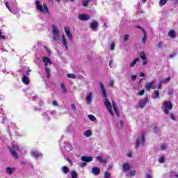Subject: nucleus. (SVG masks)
<instances>
[{
  "instance_id": "nucleus-31",
  "label": "nucleus",
  "mask_w": 178,
  "mask_h": 178,
  "mask_svg": "<svg viewBox=\"0 0 178 178\" xmlns=\"http://www.w3.org/2000/svg\"><path fill=\"white\" fill-rule=\"evenodd\" d=\"M166 3H168V0H160L159 1V5L161 6H165V5H166Z\"/></svg>"
},
{
  "instance_id": "nucleus-27",
  "label": "nucleus",
  "mask_w": 178,
  "mask_h": 178,
  "mask_svg": "<svg viewBox=\"0 0 178 178\" xmlns=\"http://www.w3.org/2000/svg\"><path fill=\"white\" fill-rule=\"evenodd\" d=\"M154 95H155L154 97V99H158L159 98L160 95H161V93L159 92V90H154Z\"/></svg>"
},
{
  "instance_id": "nucleus-47",
  "label": "nucleus",
  "mask_w": 178,
  "mask_h": 178,
  "mask_svg": "<svg viewBox=\"0 0 178 178\" xmlns=\"http://www.w3.org/2000/svg\"><path fill=\"white\" fill-rule=\"evenodd\" d=\"M111 51H115V43H112L110 47Z\"/></svg>"
},
{
  "instance_id": "nucleus-64",
  "label": "nucleus",
  "mask_w": 178,
  "mask_h": 178,
  "mask_svg": "<svg viewBox=\"0 0 178 178\" xmlns=\"http://www.w3.org/2000/svg\"><path fill=\"white\" fill-rule=\"evenodd\" d=\"M67 161L70 163V165H72V160H70L69 159H67Z\"/></svg>"
},
{
  "instance_id": "nucleus-58",
  "label": "nucleus",
  "mask_w": 178,
  "mask_h": 178,
  "mask_svg": "<svg viewBox=\"0 0 178 178\" xmlns=\"http://www.w3.org/2000/svg\"><path fill=\"white\" fill-rule=\"evenodd\" d=\"M46 51H47L48 55H51V50H49V49L47 48Z\"/></svg>"
},
{
  "instance_id": "nucleus-19",
  "label": "nucleus",
  "mask_w": 178,
  "mask_h": 178,
  "mask_svg": "<svg viewBox=\"0 0 178 178\" xmlns=\"http://www.w3.org/2000/svg\"><path fill=\"white\" fill-rule=\"evenodd\" d=\"M122 169L124 172H129L130 170V165L127 163H124L122 165Z\"/></svg>"
},
{
  "instance_id": "nucleus-38",
  "label": "nucleus",
  "mask_w": 178,
  "mask_h": 178,
  "mask_svg": "<svg viewBox=\"0 0 178 178\" xmlns=\"http://www.w3.org/2000/svg\"><path fill=\"white\" fill-rule=\"evenodd\" d=\"M167 148H168V144L166 143L161 144V149L163 150V149H166Z\"/></svg>"
},
{
  "instance_id": "nucleus-39",
  "label": "nucleus",
  "mask_w": 178,
  "mask_h": 178,
  "mask_svg": "<svg viewBox=\"0 0 178 178\" xmlns=\"http://www.w3.org/2000/svg\"><path fill=\"white\" fill-rule=\"evenodd\" d=\"M88 118L90 119V120H92V122H94L97 118H95V117L92 115H88Z\"/></svg>"
},
{
  "instance_id": "nucleus-10",
  "label": "nucleus",
  "mask_w": 178,
  "mask_h": 178,
  "mask_svg": "<svg viewBox=\"0 0 178 178\" xmlns=\"http://www.w3.org/2000/svg\"><path fill=\"white\" fill-rule=\"evenodd\" d=\"M140 58V59H142V60H143V66H145V65H147V55L145 54V52L141 51Z\"/></svg>"
},
{
  "instance_id": "nucleus-9",
  "label": "nucleus",
  "mask_w": 178,
  "mask_h": 178,
  "mask_svg": "<svg viewBox=\"0 0 178 178\" xmlns=\"http://www.w3.org/2000/svg\"><path fill=\"white\" fill-rule=\"evenodd\" d=\"M79 20H81L82 22H86L87 20H90L91 19V17L87 14H82L79 15Z\"/></svg>"
},
{
  "instance_id": "nucleus-21",
  "label": "nucleus",
  "mask_w": 178,
  "mask_h": 178,
  "mask_svg": "<svg viewBox=\"0 0 178 178\" xmlns=\"http://www.w3.org/2000/svg\"><path fill=\"white\" fill-rule=\"evenodd\" d=\"M96 159H97V161L100 162V163H106V160L104 159V157H102V156H97L96 157Z\"/></svg>"
},
{
  "instance_id": "nucleus-54",
  "label": "nucleus",
  "mask_w": 178,
  "mask_h": 178,
  "mask_svg": "<svg viewBox=\"0 0 178 178\" xmlns=\"http://www.w3.org/2000/svg\"><path fill=\"white\" fill-rule=\"evenodd\" d=\"M153 130H154V133H158V127H156V126H154L153 127Z\"/></svg>"
},
{
  "instance_id": "nucleus-49",
  "label": "nucleus",
  "mask_w": 178,
  "mask_h": 178,
  "mask_svg": "<svg viewBox=\"0 0 178 178\" xmlns=\"http://www.w3.org/2000/svg\"><path fill=\"white\" fill-rule=\"evenodd\" d=\"M170 119H172V120H175V114H173V113H171L170 115Z\"/></svg>"
},
{
  "instance_id": "nucleus-1",
  "label": "nucleus",
  "mask_w": 178,
  "mask_h": 178,
  "mask_svg": "<svg viewBox=\"0 0 178 178\" xmlns=\"http://www.w3.org/2000/svg\"><path fill=\"white\" fill-rule=\"evenodd\" d=\"M100 88L102 90V95L105 98L104 105L106 108V109L108 111V113L111 115V116H113V111L112 110V104H111V102H109V99H108V92L106 91V89H105V86H104V84L102 82H100Z\"/></svg>"
},
{
  "instance_id": "nucleus-4",
  "label": "nucleus",
  "mask_w": 178,
  "mask_h": 178,
  "mask_svg": "<svg viewBox=\"0 0 178 178\" xmlns=\"http://www.w3.org/2000/svg\"><path fill=\"white\" fill-rule=\"evenodd\" d=\"M8 149H9V151H10L11 155H13V158H15V159H19V155L17 154V152H16V151H17V149H19V147H17V145H14L12 147L8 146Z\"/></svg>"
},
{
  "instance_id": "nucleus-33",
  "label": "nucleus",
  "mask_w": 178,
  "mask_h": 178,
  "mask_svg": "<svg viewBox=\"0 0 178 178\" xmlns=\"http://www.w3.org/2000/svg\"><path fill=\"white\" fill-rule=\"evenodd\" d=\"M71 177L72 178H78L77 172L76 171L71 172Z\"/></svg>"
},
{
  "instance_id": "nucleus-57",
  "label": "nucleus",
  "mask_w": 178,
  "mask_h": 178,
  "mask_svg": "<svg viewBox=\"0 0 178 178\" xmlns=\"http://www.w3.org/2000/svg\"><path fill=\"white\" fill-rule=\"evenodd\" d=\"M120 126L121 129H123V121H122V120L120 121Z\"/></svg>"
},
{
  "instance_id": "nucleus-45",
  "label": "nucleus",
  "mask_w": 178,
  "mask_h": 178,
  "mask_svg": "<svg viewBox=\"0 0 178 178\" xmlns=\"http://www.w3.org/2000/svg\"><path fill=\"white\" fill-rule=\"evenodd\" d=\"M115 84V81L113 80L110 81L108 86L109 87H113V85Z\"/></svg>"
},
{
  "instance_id": "nucleus-62",
  "label": "nucleus",
  "mask_w": 178,
  "mask_h": 178,
  "mask_svg": "<svg viewBox=\"0 0 178 178\" xmlns=\"http://www.w3.org/2000/svg\"><path fill=\"white\" fill-rule=\"evenodd\" d=\"M146 178H152V177L151 176V175H149V174H147L146 175Z\"/></svg>"
},
{
  "instance_id": "nucleus-32",
  "label": "nucleus",
  "mask_w": 178,
  "mask_h": 178,
  "mask_svg": "<svg viewBox=\"0 0 178 178\" xmlns=\"http://www.w3.org/2000/svg\"><path fill=\"white\" fill-rule=\"evenodd\" d=\"M174 92H175V90H173V88H168V95L172 97Z\"/></svg>"
},
{
  "instance_id": "nucleus-53",
  "label": "nucleus",
  "mask_w": 178,
  "mask_h": 178,
  "mask_svg": "<svg viewBox=\"0 0 178 178\" xmlns=\"http://www.w3.org/2000/svg\"><path fill=\"white\" fill-rule=\"evenodd\" d=\"M176 55H177L176 53H174V54L170 55L169 56L170 59H172V58H175V56H176Z\"/></svg>"
},
{
  "instance_id": "nucleus-25",
  "label": "nucleus",
  "mask_w": 178,
  "mask_h": 178,
  "mask_svg": "<svg viewBox=\"0 0 178 178\" xmlns=\"http://www.w3.org/2000/svg\"><path fill=\"white\" fill-rule=\"evenodd\" d=\"M42 154L38 153V152L37 151H33L32 152V156L34 157V158H38L40 156H42Z\"/></svg>"
},
{
  "instance_id": "nucleus-3",
  "label": "nucleus",
  "mask_w": 178,
  "mask_h": 178,
  "mask_svg": "<svg viewBox=\"0 0 178 178\" xmlns=\"http://www.w3.org/2000/svg\"><path fill=\"white\" fill-rule=\"evenodd\" d=\"M35 3L37 9L38 10H39V12H41V13H47L48 15H49V8L47 6V4L44 3L42 6L40 3V1H36Z\"/></svg>"
},
{
  "instance_id": "nucleus-11",
  "label": "nucleus",
  "mask_w": 178,
  "mask_h": 178,
  "mask_svg": "<svg viewBox=\"0 0 178 178\" xmlns=\"http://www.w3.org/2000/svg\"><path fill=\"white\" fill-rule=\"evenodd\" d=\"M154 84H155V81H152L151 82L147 83L145 86L147 91H149L152 88V86H154Z\"/></svg>"
},
{
  "instance_id": "nucleus-24",
  "label": "nucleus",
  "mask_w": 178,
  "mask_h": 178,
  "mask_svg": "<svg viewBox=\"0 0 178 178\" xmlns=\"http://www.w3.org/2000/svg\"><path fill=\"white\" fill-rule=\"evenodd\" d=\"M137 62H140V58H136L135 60H134L133 62L131 63L130 67H134L136 66V63H137Z\"/></svg>"
},
{
  "instance_id": "nucleus-44",
  "label": "nucleus",
  "mask_w": 178,
  "mask_h": 178,
  "mask_svg": "<svg viewBox=\"0 0 178 178\" xmlns=\"http://www.w3.org/2000/svg\"><path fill=\"white\" fill-rule=\"evenodd\" d=\"M5 35H2V31L0 29V40H5Z\"/></svg>"
},
{
  "instance_id": "nucleus-59",
  "label": "nucleus",
  "mask_w": 178,
  "mask_h": 178,
  "mask_svg": "<svg viewBox=\"0 0 178 178\" xmlns=\"http://www.w3.org/2000/svg\"><path fill=\"white\" fill-rule=\"evenodd\" d=\"M162 42H159V44H158V47H159V48H162Z\"/></svg>"
},
{
  "instance_id": "nucleus-48",
  "label": "nucleus",
  "mask_w": 178,
  "mask_h": 178,
  "mask_svg": "<svg viewBox=\"0 0 178 178\" xmlns=\"http://www.w3.org/2000/svg\"><path fill=\"white\" fill-rule=\"evenodd\" d=\"M160 163H163L165 162V157L161 156L159 160Z\"/></svg>"
},
{
  "instance_id": "nucleus-20",
  "label": "nucleus",
  "mask_w": 178,
  "mask_h": 178,
  "mask_svg": "<svg viewBox=\"0 0 178 178\" xmlns=\"http://www.w3.org/2000/svg\"><path fill=\"white\" fill-rule=\"evenodd\" d=\"M168 35L170 38H175L176 37V32L175 31V30H170L168 32Z\"/></svg>"
},
{
  "instance_id": "nucleus-60",
  "label": "nucleus",
  "mask_w": 178,
  "mask_h": 178,
  "mask_svg": "<svg viewBox=\"0 0 178 178\" xmlns=\"http://www.w3.org/2000/svg\"><path fill=\"white\" fill-rule=\"evenodd\" d=\"M87 165V163H81V167L83 168Z\"/></svg>"
},
{
  "instance_id": "nucleus-17",
  "label": "nucleus",
  "mask_w": 178,
  "mask_h": 178,
  "mask_svg": "<svg viewBox=\"0 0 178 178\" xmlns=\"http://www.w3.org/2000/svg\"><path fill=\"white\" fill-rule=\"evenodd\" d=\"M112 106L117 116H119V109L118 108V106H116V103H115L113 101L112 102Z\"/></svg>"
},
{
  "instance_id": "nucleus-40",
  "label": "nucleus",
  "mask_w": 178,
  "mask_h": 178,
  "mask_svg": "<svg viewBox=\"0 0 178 178\" xmlns=\"http://www.w3.org/2000/svg\"><path fill=\"white\" fill-rule=\"evenodd\" d=\"M5 6H6V8L8 9V10L10 12H12V8H10V6L9 5V3L6 2L5 3Z\"/></svg>"
},
{
  "instance_id": "nucleus-37",
  "label": "nucleus",
  "mask_w": 178,
  "mask_h": 178,
  "mask_svg": "<svg viewBox=\"0 0 178 178\" xmlns=\"http://www.w3.org/2000/svg\"><path fill=\"white\" fill-rule=\"evenodd\" d=\"M60 88L63 90V92H67L66 87L65 86V84H63V83H60Z\"/></svg>"
},
{
  "instance_id": "nucleus-8",
  "label": "nucleus",
  "mask_w": 178,
  "mask_h": 178,
  "mask_svg": "<svg viewBox=\"0 0 178 178\" xmlns=\"http://www.w3.org/2000/svg\"><path fill=\"white\" fill-rule=\"evenodd\" d=\"M144 141H145V135L143 134L141 136L138 137V140H136L137 148H140V145L144 143Z\"/></svg>"
},
{
  "instance_id": "nucleus-7",
  "label": "nucleus",
  "mask_w": 178,
  "mask_h": 178,
  "mask_svg": "<svg viewBox=\"0 0 178 178\" xmlns=\"http://www.w3.org/2000/svg\"><path fill=\"white\" fill-rule=\"evenodd\" d=\"M149 97H146L145 99L140 100L138 103L139 108H140V109H143V108H145L147 104H149Z\"/></svg>"
},
{
  "instance_id": "nucleus-34",
  "label": "nucleus",
  "mask_w": 178,
  "mask_h": 178,
  "mask_svg": "<svg viewBox=\"0 0 178 178\" xmlns=\"http://www.w3.org/2000/svg\"><path fill=\"white\" fill-rule=\"evenodd\" d=\"M6 172L8 173V175H12V173H13V169H12L10 167H8L6 168Z\"/></svg>"
},
{
  "instance_id": "nucleus-56",
  "label": "nucleus",
  "mask_w": 178,
  "mask_h": 178,
  "mask_svg": "<svg viewBox=\"0 0 178 178\" xmlns=\"http://www.w3.org/2000/svg\"><path fill=\"white\" fill-rule=\"evenodd\" d=\"M53 105H54V106H58V102L54 101V102H53Z\"/></svg>"
},
{
  "instance_id": "nucleus-52",
  "label": "nucleus",
  "mask_w": 178,
  "mask_h": 178,
  "mask_svg": "<svg viewBox=\"0 0 178 178\" xmlns=\"http://www.w3.org/2000/svg\"><path fill=\"white\" fill-rule=\"evenodd\" d=\"M30 73H31V70L29 69L26 72V76H30Z\"/></svg>"
},
{
  "instance_id": "nucleus-30",
  "label": "nucleus",
  "mask_w": 178,
  "mask_h": 178,
  "mask_svg": "<svg viewBox=\"0 0 178 178\" xmlns=\"http://www.w3.org/2000/svg\"><path fill=\"white\" fill-rule=\"evenodd\" d=\"M128 176H130L131 177H134L136 176V170H131L128 172Z\"/></svg>"
},
{
  "instance_id": "nucleus-6",
  "label": "nucleus",
  "mask_w": 178,
  "mask_h": 178,
  "mask_svg": "<svg viewBox=\"0 0 178 178\" xmlns=\"http://www.w3.org/2000/svg\"><path fill=\"white\" fill-rule=\"evenodd\" d=\"M53 29V41H58L59 40V37H60V34H59V30L56 27V25H52Z\"/></svg>"
},
{
  "instance_id": "nucleus-2",
  "label": "nucleus",
  "mask_w": 178,
  "mask_h": 178,
  "mask_svg": "<svg viewBox=\"0 0 178 178\" xmlns=\"http://www.w3.org/2000/svg\"><path fill=\"white\" fill-rule=\"evenodd\" d=\"M42 60L45 66L47 77V79H49L51 77V70L48 68V65H52V61H51V59L49 58V57H47V56L43 57Z\"/></svg>"
},
{
  "instance_id": "nucleus-26",
  "label": "nucleus",
  "mask_w": 178,
  "mask_h": 178,
  "mask_svg": "<svg viewBox=\"0 0 178 178\" xmlns=\"http://www.w3.org/2000/svg\"><path fill=\"white\" fill-rule=\"evenodd\" d=\"M170 81V77H167L165 79L160 80V83H162L163 84H168Z\"/></svg>"
},
{
  "instance_id": "nucleus-63",
  "label": "nucleus",
  "mask_w": 178,
  "mask_h": 178,
  "mask_svg": "<svg viewBox=\"0 0 178 178\" xmlns=\"http://www.w3.org/2000/svg\"><path fill=\"white\" fill-rule=\"evenodd\" d=\"M136 29H139L140 30H143V27H141V26H136Z\"/></svg>"
},
{
  "instance_id": "nucleus-12",
  "label": "nucleus",
  "mask_w": 178,
  "mask_h": 178,
  "mask_svg": "<svg viewBox=\"0 0 178 178\" xmlns=\"http://www.w3.org/2000/svg\"><path fill=\"white\" fill-rule=\"evenodd\" d=\"M22 81L24 83V84H26V86H29V84H30V79H29V77H27L26 75L23 76Z\"/></svg>"
},
{
  "instance_id": "nucleus-43",
  "label": "nucleus",
  "mask_w": 178,
  "mask_h": 178,
  "mask_svg": "<svg viewBox=\"0 0 178 178\" xmlns=\"http://www.w3.org/2000/svg\"><path fill=\"white\" fill-rule=\"evenodd\" d=\"M162 84H163L161 81H159L158 90H162Z\"/></svg>"
},
{
  "instance_id": "nucleus-55",
  "label": "nucleus",
  "mask_w": 178,
  "mask_h": 178,
  "mask_svg": "<svg viewBox=\"0 0 178 178\" xmlns=\"http://www.w3.org/2000/svg\"><path fill=\"white\" fill-rule=\"evenodd\" d=\"M112 65H113V60H110V61H109L110 67H112Z\"/></svg>"
},
{
  "instance_id": "nucleus-51",
  "label": "nucleus",
  "mask_w": 178,
  "mask_h": 178,
  "mask_svg": "<svg viewBox=\"0 0 178 178\" xmlns=\"http://www.w3.org/2000/svg\"><path fill=\"white\" fill-rule=\"evenodd\" d=\"M136 79H137V76L131 75V80H132V81H134L135 80H136Z\"/></svg>"
},
{
  "instance_id": "nucleus-15",
  "label": "nucleus",
  "mask_w": 178,
  "mask_h": 178,
  "mask_svg": "<svg viewBox=\"0 0 178 178\" xmlns=\"http://www.w3.org/2000/svg\"><path fill=\"white\" fill-rule=\"evenodd\" d=\"M81 160L83 162H91L92 161V156H81Z\"/></svg>"
},
{
  "instance_id": "nucleus-50",
  "label": "nucleus",
  "mask_w": 178,
  "mask_h": 178,
  "mask_svg": "<svg viewBox=\"0 0 178 178\" xmlns=\"http://www.w3.org/2000/svg\"><path fill=\"white\" fill-rule=\"evenodd\" d=\"M71 108L72 111H76V106L74 105V104H71Z\"/></svg>"
},
{
  "instance_id": "nucleus-14",
  "label": "nucleus",
  "mask_w": 178,
  "mask_h": 178,
  "mask_svg": "<svg viewBox=\"0 0 178 178\" xmlns=\"http://www.w3.org/2000/svg\"><path fill=\"white\" fill-rule=\"evenodd\" d=\"M92 172L95 176H98L99 173H101V170L98 168L97 167H94L92 168Z\"/></svg>"
},
{
  "instance_id": "nucleus-35",
  "label": "nucleus",
  "mask_w": 178,
  "mask_h": 178,
  "mask_svg": "<svg viewBox=\"0 0 178 178\" xmlns=\"http://www.w3.org/2000/svg\"><path fill=\"white\" fill-rule=\"evenodd\" d=\"M67 77H68L69 79H76V74H67Z\"/></svg>"
},
{
  "instance_id": "nucleus-46",
  "label": "nucleus",
  "mask_w": 178,
  "mask_h": 178,
  "mask_svg": "<svg viewBox=\"0 0 178 178\" xmlns=\"http://www.w3.org/2000/svg\"><path fill=\"white\" fill-rule=\"evenodd\" d=\"M129 37H130V35H124V41H128Z\"/></svg>"
},
{
  "instance_id": "nucleus-28",
  "label": "nucleus",
  "mask_w": 178,
  "mask_h": 178,
  "mask_svg": "<svg viewBox=\"0 0 178 178\" xmlns=\"http://www.w3.org/2000/svg\"><path fill=\"white\" fill-rule=\"evenodd\" d=\"M62 172H64L65 174L66 173H69V170H70L69 169V168H67V166H63L61 169Z\"/></svg>"
},
{
  "instance_id": "nucleus-16",
  "label": "nucleus",
  "mask_w": 178,
  "mask_h": 178,
  "mask_svg": "<svg viewBox=\"0 0 178 178\" xmlns=\"http://www.w3.org/2000/svg\"><path fill=\"white\" fill-rule=\"evenodd\" d=\"M65 32L66 33V35L68 37L69 40H72V33H70V28L65 27Z\"/></svg>"
},
{
  "instance_id": "nucleus-18",
  "label": "nucleus",
  "mask_w": 178,
  "mask_h": 178,
  "mask_svg": "<svg viewBox=\"0 0 178 178\" xmlns=\"http://www.w3.org/2000/svg\"><path fill=\"white\" fill-rule=\"evenodd\" d=\"M86 102L89 105V104H91L92 102V93L90 92L88 97H86Z\"/></svg>"
},
{
  "instance_id": "nucleus-42",
  "label": "nucleus",
  "mask_w": 178,
  "mask_h": 178,
  "mask_svg": "<svg viewBox=\"0 0 178 178\" xmlns=\"http://www.w3.org/2000/svg\"><path fill=\"white\" fill-rule=\"evenodd\" d=\"M144 94H145V90H141L138 92V95H140V96L144 95Z\"/></svg>"
},
{
  "instance_id": "nucleus-13",
  "label": "nucleus",
  "mask_w": 178,
  "mask_h": 178,
  "mask_svg": "<svg viewBox=\"0 0 178 178\" xmlns=\"http://www.w3.org/2000/svg\"><path fill=\"white\" fill-rule=\"evenodd\" d=\"M90 29L92 30H97V29H98V22L93 20L90 24Z\"/></svg>"
},
{
  "instance_id": "nucleus-23",
  "label": "nucleus",
  "mask_w": 178,
  "mask_h": 178,
  "mask_svg": "<svg viewBox=\"0 0 178 178\" xmlns=\"http://www.w3.org/2000/svg\"><path fill=\"white\" fill-rule=\"evenodd\" d=\"M83 135H85L86 137H91L92 136V132L91 130L88 129L83 132Z\"/></svg>"
},
{
  "instance_id": "nucleus-5",
  "label": "nucleus",
  "mask_w": 178,
  "mask_h": 178,
  "mask_svg": "<svg viewBox=\"0 0 178 178\" xmlns=\"http://www.w3.org/2000/svg\"><path fill=\"white\" fill-rule=\"evenodd\" d=\"M163 107L165 108L164 113L165 115H169V111H172L173 104H172L170 101H165L163 103Z\"/></svg>"
},
{
  "instance_id": "nucleus-61",
  "label": "nucleus",
  "mask_w": 178,
  "mask_h": 178,
  "mask_svg": "<svg viewBox=\"0 0 178 178\" xmlns=\"http://www.w3.org/2000/svg\"><path fill=\"white\" fill-rule=\"evenodd\" d=\"M140 77H145V74H144L143 72H141V73L140 74Z\"/></svg>"
},
{
  "instance_id": "nucleus-41",
  "label": "nucleus",
  "mask_w": 178,
  "mask_h": 178,
  "mask_svg": "<svg viewBox=\"0 0 178 178\" xmlns=\"http://www.w3.org/2000/svg\"><path fill=\"white\" fill-rule=\"evenodd\" d=\"M104 178H111V175L109 174V172L106 171L104 172Z\"/></svg>"
},
{
  "instance_id": "nucleus-29",
  "label": "nucleus",
  "mask_w": 178,
  "mask_h": 178,
  "mask_svg": "<svg viewBox=\"0 0 178 178\" xmlns=\"http://www.w3.org/2000/svg\"><path fill=\"white\" fill-rule=\"evenodd\" d=\"M90 2H91V0H83V6H85L86 8H87Z\"/></svg>"
},
{
  "instance_id": "nucleus-36",
  "label": "nucleus",
  "mask_w": 178,
  "mask_h": 178,
  "mask_svg": "<svg viewBox=\"0 0 178 178\" xmlns=\"http://www.w3.org/2000/svg\"><path fill=\"white\" fill-rule=\"evenodd\" d=\"M147 33L143 34V37L142 38L143 44H145V41H147Z\"/></svg>"
},
{
  "instance_id": "nucleus-22",
  "label": "nucleus",
  "mask_w": 178,
  "mask_h": 178,
  "mask_svg": "<svg viewBox=\"0 0 178 178\" xmlns=\"http://www.w3.org/2000/svg\"><path fill=\"white\" fill-rule=\"evenodd\" d=\"M61 38H62V42H63V45L65 47L66 49H69V47H67V43L66 42V39L65 38V35H62Z\"/></svg>"
}]
</instances>
